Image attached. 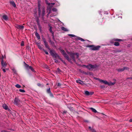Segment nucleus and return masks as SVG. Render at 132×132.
Segmentation results:
<instances>
[{
	"instance_id": "39",
	"label": "nucleus",
	"mask_w": 132,
	"mask_h": 132,
	"mask_svg": "<svg viewBox=\"0 0 132 132\" xmlns=\"http://www.w3.org/2000/svg\"><path fill=\"white\" fill-rule=\"evenodd\" d=\"M47 92L48 93H50V89L49 88L47 90Z\"/></svg>"
},
{
	"instance_id": "2",
	"label": "nucleus",
	"mask_w": 132,
	"mask_h": 132,
	"mask_svg": "<svg viewBox=\"0 0 132 132\" xmlns=\"http://www.w3.org/2000/svg\"><path fill=\"white\" fill-rule=\"evenodd\" d=\"M45 1L46 3L48 5L47 10L48 11H49V14L50 13L51 8L55 4H56V6H58L59 5V3H58V4H57L56 2H55V3H48L47 0H45Z\"/></svg>"
},
{
	"instance_id": "21",
	"label": "nucleus",
	"mask_w": 132,
	"mask_h": 132,
	"mask_svg": "<svg viewBox=\"0 0 132 132\" xmlns=\"http://www.w3.org/2000/svg\"><path fill=\"white\" fill-rule=\"evenodd\" d=\"M35 35L38 39H40V37L39 35L37 32H36V33Z\"/></svg>"
},
{
	"instance_id": "10",
	"label": "nucleus",
	"mask_w": 132,
	"mask_h": 132,
	"mask_svg": "<svg viewBox=\"0 0 132 132\" xmlns=\"http://www.w3.org/2000/svg\"><path fill=\"white\" fill-rule=\"evenodd\" d=\"M40 4L39 2L38 3V11L39 15H40L41 14V10L40 9Z\"/></svg>"
},
{
	"instance_id": "3",
	"label": "nucleus",
	"mask_w": 132,
	"mask_h": 132,
	"mask_svg": "<svg viewBox=\"0 0 132 132\" xmlns=\"http://www.w3.org/2000/svg\"><path fill=\"white\" fill-rule=\"evenodd\" d=\"M100 80V82L102 83L105 84L109 86H112L114 85L116 83V82H108L106 80H102L101 79Z\"/></svg>"
},
{
	"instance_id": "35",
	"label": "nucleus",
	"mask_w": 132,
	"mask_h": 132,
	"mask_svg": "<svg viewBox=\"0 0 132 132\" xmlns=\"http://www.w3.org/2000/svg\"><path fill=\"white\" fill-rule=\"evenodd\" d=\"M24 42L23 41H22L21 43V46H23L24 45Z\"/></svg>"
},
{
	"instance_id": "44",
	"label": "nucleus",
	"mask_w": 132,
	"mask_h": 132,
	"mask_svg": "<svg viewBox=\"0 0 132 132\" xmlns=\"http://www.w3.org/2000/svg\"><path fill=\"white\" fill-rule=\"evenodd\" d=\"M12 70H13V71H14V72H15L16 71L15 69H12Z\"/></svg>"
},
{
	"instance_id": "12",
	"label": "nucleus",
	"mask_w": 132,
	"mask_h": 132,
	"mask_svg": "<svg viewBox=\"0 0 132 132\" xmlns=\"http://www.w3.org/2000/svg\"><path fill=\"white\" fill-rule=\"evenodd\" d=\"M41 11H42V16H43L44 15V14H45V8L44 7H43V8L41 9Z\"/></svg>"
},
{
	"instance_id": "20",
	"label": "nucleus",
	"mask_w": 132,
	"mask_h": 132,
	"mask_svg": "<svg viewBox=\"0 0 132 132\" xmlns=\"http://www.w3.org/2000/svg\"><path fill=\"white\" fill-rule=\"evenodd\" d=\"M14 103L15 104H17V103L18 102V100L17 98H15L14 100Z\"/></svg>"
},
{
	"instance_id": "32",
	"label": "nucleus",
	"mask_w": 132,
	"mask_h": 132,
	"mask_svg": "<svg viewBox=\"0 0 132 132\" xmlns=\"http://www.w3.org/2000/svg\"><path fill=\"white\" fill-rule=\"evenodd\" d=\"M25 67L27 68L28 69L29 68V67H30V66L26 64Z\"/></svg>"
},
{
	"instance_id": "24",
	"label": "nucleus",
	"mask_w": 132,
	"mask_h": 132,
	"mask_svg": "<svg viewBox=\"0 0 132 132\" xmlns=\"http://www.w3.org/2000/svg\"><path fill=\"white\" fill-rule=\"evenodd\" d=\"M15 86L17 88H20L21 87V86L19 85L18 84H16L15 85Z\"/></svg>"
},
{
	"instance_id": "31",
	"label": "nucleus",
	"mask_w": 132,
	"mask_h": 132,
	"mask_svg": "<svg viewBox=\"0 0 132 132\" xmlns=\"http://www.w3.org/2000/svg\"><path fill=\"white\" fill-rule=\"evenodd\" d=\"M94 79H95V80H98L100 81V80H101V79H100L98 78H95Z\"/></svg>"
},
{
	"instance_id": "37",
	"label": "nucleus",
	"mask_w": 132,
	"mask_h": 132,
	"mask_svg": "<svg viewBox=\"0 0 132 132\" xmlns=\"http://www.w3.org/2000/svg\"><path fill=\"white\" fill-rule=\"evenodd\" d=\"M115 41H120L121 40L120 39H116L115 40Z\"/></svg>"
},
{
	"instance_id": "11",
	"label": "nucleus",
	"mask_w": 132,
	"mask_h": 132,
	"mask_svg": "<svg viewBox=\"0 0 132 132\" xmlns=\"http://www.w3.org/2000/svg\"><path fill=\"white\" fill-rule=\"evenodd\" d=\"M3 18L4 20L7 21L8 20V18L7 16L6 15H4L3 16Z\"/></svg>"
},
{
	"instance_id": "7",
	"label": "nucleus",
	"mask_w": 132,
	"mask_h": 132,
	"mask_svg": "<svg viewBox=\"0 0 132 132\" xmlns=\"http://www.w3.org/2000/svg\"><path fill=\"white\" fill-rule=\"evenodd\" d=\"M84 66H85L86 68L89 70L92 69L95 67L94 65H92L91 64H89L88 65H85Z\"/></svg>"
},
{
	"instance_id": "33",
	"label": "nucleus",
	"mask_w": 132,
	"mask_h": 132,
	"mask_svg": "<svg viewBox=\"0 0 132 132\" xmlns=\"http://www.w3.org/2000/svg\"><path fill=\"white\" fill-rule=\"evenodd\" d=\"M68 35L72 37H75V35L72 34H69Z\"/></svg>"
},
{
	"instance_id": "34",
	"label": "nucleus",
	"mask_w": 132,
	"mask_h": 132,
	"mask_svg": "<svg viewBox=\"0 0 132 132\" xmlns=\"http://www.w3.org/2000/svg\"><path fill=\"white\" fill-rule=\"evenodd\" d=\"M94 94L93 92H89V95H92Z\"/></svg>"
},
{
	"instance_id": "30",
	"label": "nucleus",
	"mask_w": 132,
	"mask_h": 132,
	"mask_svg": "<svg viewBox=\"0 0 132 132\" xmlns=\"http://www.w3.org/2000/svg\"><path fill=\"white\" fill-rule=\"evenodd\" d=\"M29 68L32 71H34V69L32 68V67L31 66H30L29 67Z\"/></svg>"
},
{
	"instance_id": "4",
	"label": "nucleus",
	"mask_w": 132,
	"mask_h": 132,
	"mask_svg": "<svg viewBox=\"0 0 132 132\" xmlns=\"http://www.w3.org/2000/svg\"><path fill=\"white\" fill-rule=\"evenodd\" d=\"M87 47H91V49L92 50H98L100 48V46H95L94 45H88L87 46Z\"/></svg>"
},
{
	"instance_id": "25",
	"label": "nucleus",
	"mask_w": 132,
	"mask_h": 132,
	"mask_svg": "<svg viewBox=\"0 0 132 132\" xmlns=\"http://www.w3.org/2000/svg\"><path fill=\"white\" fill-rule=\"evenodd\" d=\"M61 29L62 30L65 31H68V30H67V29L63 27H61Z\"/></svg>"
},
{
	"instance_id": "17",
	"label": "nucleus",
	"mask_w": 132,
	"mask_h": 132,
	"mask_svg": "<svg viewBox=\"0 0 132 132\" xmlns=\"http://www.w3.org/2000/svg\"><path fill=\"white\" fill-rule=\"evenodd\" d=\"M89 128L90 130L92 132H95V130L93 128H92L91 127H89Z\"/></svg>"
},
{
	"instance_id": "45",
	"label": "nucleus",
	"mask_w": 132,
	"mask_h": 132,
	"mask_svg": "<svg viewBox=\"0 0 132 132\" xmlns=\"http://www.w3.org/2000/svg\"><path fill=\"white\" fill-rule=\"evenodd\" d=\"M100 87H101V88H103V86H100Z\"/></svg>"
},
{
	"instance_id": "29",
	"label": "nucleus",
	"mask_w": 132,
	"mask_h": 132,
	"mask_svg": "<svg viewBox=\"0 0 132 132\" xmlns=\"http://www.w3.org/2000/svg\"><path fill=\"white\" fill-rule=\"evenodd\" d=\"M19 91L20 92H22V93H24L25 92V91L23 89H19Z\"/></svg>"
},
{
	"instance_id": "38",
	"label": "nucleus",
	"mask_w": 132,
	"mask_h": 132,
	"mask_svg": "<svg viewBox=\"0 0 132 132\" xmlns=\"http://www.w3.org/2000/svg\"><path fill=\"white\" fill-rule=\"evenodd\" d=\"M2 70L4 72H6V69H4V68L3 69L2 68Z\"/></svg>"
},
{
	"instance_id": "8",
	"label": "nucleus",
	"mask_w": 132,
	"mask_h": 132,
	"mask_svg": "<svg viewBox=\"0 0 132 132\" xmlns=\"http://www.w3.org/2000/svg\"><path fill=\"white\" fill-rule=\"evenodd\" d=\"M1 63L2 66L3 68L5 67L7 64L6 62H4L3 61V59H2V60Z\"/></svg>"
},
{
	"instance_id": "19",
	"label": "nucleus",
	"mask_w": 132,
	"mask_h": 132,
	"mask_svg": "<svg viewBox=\"0 0 132 132\" xmlns=\"http://www.w3.org/2000/svg\"><path fill=\"white\" fill-rule=\"evenodd\" d=\"M93 112L95 113H96L97 112L96 110L95 109L93 108H90Z\"/></svg>"
},
{
	"instance_id": "5",
	"label": "nucleus",
	"mask_w": 132,
	"mask_h": 132,
	"mask_svg": "<svg viewBox=\"0 0 132 132\" xmlns=\"http://www.w3.org/2000/svg\"><path fill=\"white\" fill-rule=\"evenodd\" d=\"M70 56L72 57L73 60L75 61V59L74 58V56L75 55H76L77 57V58H78L79 56V54L77 53H70Z\"/></svg>"
},
{
	"instance_id": "27",
	"label": "nucleus",
	"mask_w": 132,
	"mask_h": 132,
	"mask_svg": "<svg viewBox=\"0 0 132 132\" xmlns=\"http://www.w3.org/2000/svg\"><path fill=\"white\" fill-rule=\"evenodd\" d=\"M124 70H128L129 69V68L127 67H123Z\"/></svg>"
},
{
	"instance_id": "42",
	"label": "nucleus",
	"mask_w": 132,
	"mask_h": 132,
	"mask_svg": "<svg viewBox=\"0 0 132 132\" xmlns=\"http://www.w3.org/2000/svg\"><path fill=\"white\" fill-rule=\"evenodd\" d=\"M57 85L59 86H61V84L59 83H58L57 84Z\"/></svg>"
},
{
	"instance_id": "13",
	"label": "nucleus",
	"mask_w": 132,
	"mask_h": 132,
	"mask_svg": "<svg viewBox=\"0 0 132 132\" xmlns=\"http://www.w3.org/2000/svg\"><path fill=\"white\" fill-rule=\"evenodd\" d=\"M10 4L13 6L14 7H15L16 6V5L15 3L13 1H10Z\"/></svg>"
},
{
	"instance_id": "47",
	"label": "nucleus",
	"mask_w": 132,
	"mask_h": 132,
	"mask_svg": "<svg viewBox=\"0 0 132 132\" xmlns=\"http://www.w3.org/2000/svg\"><path fill=\"white\" fill-rule=\"evenodd\" d=\"M130 78L131 79H132V78Z\"/></svg>"
},
{
	"instance_id": "22",
	"label": "nucleus",
	"mask_w": 132,
	"mask_h": 132,
	"mask_svg": "<svg viewBox=\"0 0 132 132\" xmlns=\"http://www.w3.org/2000/svg\"><path fill=\"white\" fill-rule=\"evenodd\" d=\"M124 70L123 68H119L117 69V71H122Z\"/></svg>"
},
{
	"instance_id": "16",
	"label": "nucleus",
	"mask_w": 132,
	"mask_h": 132,
	"mask_svg": "<svg viewBox=\"0 0 132 132\" xmlns=\"http://www.w3.org/2000/svg\"><path fill=\"white\" fill-rule=\"evenodd\" d=\"M44 44H45L46 47V48H48V49L50 50L48 46L47 45V43H46V41L45 40H44Z\"/></svg>"
},
{
	"instance_id": "18",
	"label": "nucleus",
	"mask_w": 132,
	"mask_h": 132,
	"mask_svg": "<svg viewBox=\"0 0 132 132\" xmlns=\"http://www.w3.org/2000/svg\"><path fill=\"white\" fill-rule=\"evenodd\" d=\"M37 45L39 49H42V45H40L39 44H38Z\"/></svg>"
},
{
	"instance_id": "6",
	"label": "nucleus",
	"mask_w": 132,
	"mask_h": 132,
	"mask_svg": "<svg viewBox=\"0 0 132 132\" xmlns=\"http://www.w3.org/2000/svg\"><path fill=\"white\" fill-rule=\"evenodd\" d=\"M61 52L62 54L64 55V57L69 61H70V60L68 57V56L65 54L64 51L63 50H61Z\"/></svg>"
},
{
	"instance_id": "26",
	"label": "nucleus",
	"mask_w": 132,
	"mask_h": 132,
	"mask_svg": "<svg viewBox=\"0 0 132 132\" xmlns=\"http://www.w3.org/2000/svg\"><path fill=\"white\" fill-rule=\"evenodd\" d=\"M77 38L78 39L82 41H84V39L79 37H77Z\"/></svg>"
},
{
	"instance_id": "28",
	"label": "nucleus",
	"mask_w": 132,
	"mask_h": 132,
	"mask_svg": "<svg viewBox=\"0 0 132 132\" xmlns=\"http://www.w3.org/2000/svg\"><path fill=\"white\" fill-rule=\"evenodd\" d=\"M114 45L116 46H118L119 45V44L118 42H115L114 43Z\"/></svg>"
},
{
	"instance_id": "9",
	"label": "nucleus",
	"mask_w": 132,
	"mask_h": 132,
	"mask_svg": "<svg viewBox=\"0 0 132 132\" xmlns=\"http://www.w3.org/2000/svg\"><path fill=\"white\" fill-rule=\"evenodd\" d=\"M15 27L17 28L20 29H22L24 28V26H23L18 25H16Z\"/></svg>"
},
{
	"instance_id": "15",
	"label": "nucleus",
	"mask_w": 132,
	"mask_h": 132,
	"mask_svg": "<svg viewBox=\"0 0 132 132\" xmlns=\"http://www.w3.org/2000/svg\"><path fill=\"white\" fill-rule=\"evenodd\" d=\"M3 108L7 110L8 109V106L6 104H4L3 105Z\"/></svg>"
},
{
	"instance_id": "41",
	"label": "nucleus",
	"mask_w": 132,
	"mask_h": 132,
	"mask_svg": "<svg viewBox=\"0 0 132 132\" xmlns=\"http://www.w3.org/2000/svg\"><path fill=\"white\" fill-rule=\"evenodd\" d=\"M37 85H38V86H41V85H40V84H39V83L38 84H37Z\"/></svg>"
},
{
	"instance_id": "1",
	"label": "nucleus",
	"mask_w": 132,
	"mask_h": 132,
	"mask_svg": "<svg viewBox=\"0 0 132 132\" xmlns=\"http://www.w3.org/2000/svg\"><path fill=\"white\" fill-rule=\"evenodd\" d=\"M50 53L51 55L53 56V59L54 60H55V62H57V60H56V59H60L62 61H63L60 58L58 54L55 53V52H53V51L52 50L50 51Z\"/></svg>"
},
{
	"instance_id": "43",
	"label": "nucleus",
	"mask_w": 132,
	"mask_h": 132,
	"mask_svg": "<svg viewBox=\"0 0 132 132\" xmlns=\"http://www.w3.org/2000/svg\"><path fill=\"white\" fill-rule=\"evenodd\" d=\"M129 122H132V119H130L129 120Z\"/></svg>"
},
{
	"instance_id": "23",
	"label": "nucleus",
	"mask_w": 132,
	"mask_h": 132,
	"mask_svg": "<svg viewBox=\"0 0 132 132\" xmlns=\"http://www.w3.org/2000/svg\"><path fill=\"white\" fill-rule=\"evenodd\" d=\"M85 94L86 95H89V92L87 91H85Z\"/></svg>"
},
{
	"instance_id": "46",
	"label": "nucleus",
	"mask_w": 132,
	"mask_h": 132,
	"mask_svg": "<svg viewBox=\"0 0 132 132\" xmlns=\"http://www.w3.org/2000/svg\"><path fill=\"white\" fill-rule=\"evenodd\" d=\"M57 70H58L59 72L60 70L58 69H57Z\"/></svg>"
},
{
	"instance_id": "14",
	"label": "nucleus",
	"mask_w": 132,
	"mask_h": 132,
	"mask_svg": "<svg viewBox=\"0 0 132 132\" xmlns=\"http://www.w3.org/2000/svg\"><path fill=\"white\" fill-rule=\"evenodd\" d=\"M77 83H79L81 84H82L83 83V82L80 80H78L76 81Z\"/></svg>"
},
{
	"instance_id": "40",
	"label": "nucleus",
	"mask_w": 132,
	"mask_h": 132,
	"mask_svg": "<svg viewBox=\"0 0 132 132\" xmlns=\"http://www.w3.org/2000/svg\"><path fill=\"white\" fill-rule=\"evenodd\" d=\"M44 52H45V53L46 54H48V53L46 51H44Z\"/></svg>"
},
{
	"instance_id": "36",
	"label": "nucleus",
	"mask_w": 132,
	"mask_h": 132,
	"mask_svg": "<svg viewBox=\"0 0 132 132\" xmlns=\"http://www.w3.org/2000/svg\"><path fill=\"white\" fill-rule=\"evenodd\" d=\"M52 11H57V9L55 8H54L52 9Z\"/></svg>"
}]
</instances>
